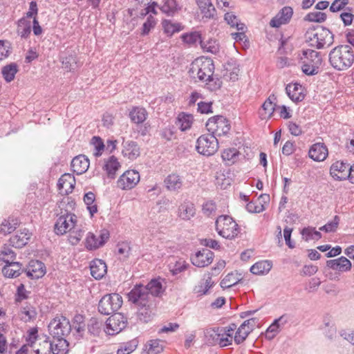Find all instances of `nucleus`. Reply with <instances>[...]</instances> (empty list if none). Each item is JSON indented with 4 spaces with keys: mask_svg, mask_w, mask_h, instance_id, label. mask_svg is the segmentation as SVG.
<instances>
[{
    "mask_svg": "<svg viewBox=\"0 0 354 354\" xmlns=\"http://www.w3.org/2000/svg\"><path fill=\"white\" fill-rule=\"evenodd\" d=\"M328 60L335 70H347L354 62L353 50L347 44L338 45L330 51Z\"/></svg>",
    "mask_w": 354,
    "mask_h": 354,
    "instance_id": "f257e3e1",
    "label": "nucleus"
},
{
    "mask_svg": "<svg viewBox=\"0 0 354 354\" xmlns=\"http://www.w3.org/2000/svg\"><path fill=\"white\" fill-rule=\"evenodd\" d=\"M305 37L308 45L317 49L328 48L334 42V35L323 26L308 28Z\"/></svg>",
    "mask_w": 354,
    "mask_h": 354,
    "instance_id": "f03ea898",
    "label": "nucleus"
},
{
    "mask_svg": "<svg viewBox=\"0 0 354 354\" xmlns=\"http://www.w3.org/2000/svg\"><path fill=\"white\" fill-rule=\"evenodd\" d=\"M214 72V64L212 59L196 60L191 65L189 73L191 77H197L200 81L207 82L212 80Z\"/></svg>",
    "mask_w": 354,
    "mask_h": 354,
    "instance_id": "7ed1b4c3",
    "label": "nucleus"
},
{
    "mask_svg": "<svg viewBox=\"0 0 354 354\" xmlns=\"http://www.w3.org/2000/svg\"><path fill=\"white\" fill-rule=\"evenodd\" d=\"M215 225L218 234L225 239H234L239 233L238 224L227 215L219 216L215 221Z\"/></svg>",
    "mask_w": 354,
    "mask_h": 354,
    "instance_id": "20e7f679",
    "label": "nucleus"
},
{
    "mask_svg": "<svg viewBox=\"0 0 354 354\" xmlns=\"http://www.w3.org/2000/svg\"><path fill=\"white\" fill-rule=\"evenodd\" d=\"M301 59L303 64L301 69L304 73L307 75H314L318 73L322 62L320 53L312 49L303 50V56Z\"/></svg>",
    "mask_w": 354,
    "mask_h": 354,
    "instance_id": "39448f33",
    "label": "nucleus"
},
{
    "mask_svg": "<svg viewBox=\"0 0 354 354\" xmlns=\"http://www.w3.org/2000/svg\"><path fill=\"white\" fill-rule=\"evenodd\" d=\"M122 304V298L120 295L117 293L106 295L99 301L98 311L104 315L114 314L120 309Z\"/></svg>",
    "mask_w": 354,
    "mask_h": 354,
    "instance_id": "423d86ee",
    "label": "nucleus"
},
{
    "mask_svg": "<svg viewBox=\"0 0 354 354\" xmlns=\"http://www.w3.org/2000/svg\"><path fill=\"white\" fill-rule=\"evenodd\" d=\"M197 151L204 156L214 154L218 149V142L215 135L211 133L201 136L196 141Z\"/></svg>",
    "mask_w": 354,
    "mask_h": 354,
    "instance_id": "0eeeda50",
    "label": "nucleus"
},
{
    "mask_svg": "<svg viewBox=\"0 0 354 354\" xmlns=\"http://www.w3.org/2000/svg\"><path fill=\"white\" fill-rule=\"evenodd\" d=\"M206 127L211 134L216 137L227 134L230 129V124L224 116L215 115L207 121Z\"/></svg>",
    "mask_w": 354,
    "mask_h": 354,
    "instance_id": "6e6552de",
    "label": "nucleus"
},
{
    "mask_svg": "<svg viewBox=\"0 0 354 354\" xmlns=\"http://www.w3.org/2000/svg\"><path fill=\"white\" fill-rule=\"evenodd\" d=\"M71 328L69 320L64 316L56 317L48 325V330L53 337H64L70 333Z\"/></svg>",
    "mask_w": 354,
    "mask_h": 354,
    "instance_id": "1a4fd4ad",
    "label": "nucleus"
},
{
    "mask_svg": "<svg viewBox=\"0 0 354 354\" xmlns=\"http://www.w3.org/2000/svg\"><path fill=\"white\" fill-rule=\"evenodd\" d=\"M128 299L137 306H145L152 301L147 288L142 284H136L128 294Z\"/></svg>",
    "mask_w": 354,
    "mask_h": 354,
    "instance_id": "9d476101",
    "label": "nucleus"
},
{
    "mask_svg": "<svg viewBox=\"0 0 354 354\" xmlns=\"http://www.w3.org/2000/svg\"><path fill=\"white\" fill-rule=\"evenodd\" d=\"M107 333L113 335L119 333L127 326V318L123 314H113L106 322Z\"/></svg>",
    "mask_w": 354,
    "mask_h": 354,
    "instance_id": "9b49d317",
    "label": "nucleus"
},
{
    "mask_svg": "<svg viewBox=\"0 0 354 354\" xmlns=\"http://www.w3.org/2000/svg\"><path fill=\"white\" fill-rule=\"evenodd\" d=\"M77 216L72 213H66L60 216L55 224V232L57 235H63L75 227Z\"/></svg>",
    "mask_w": 354,
    "mask_h": 354,
    "instance_id": "f8f14e48",
    "label": "nucleus"
},
{
    "mask_svg": "<svg viewBox=\"0 0 354 354\" xmlns=\"http://www.w3.org/2000/svg\"><path fill=\"white\" fill-rule=\"evenodd\" d=\"M140 181V174L136 170L126 171L117 181V187L129 190L133 188Z\"/></svg>",
    "mask_w": 354,
    "mask_h": 354,
    "instance_id": "ddd939ff",
    "label": "nucleus"
},
{
    "mask_svg": "<svg viewBox=\"0 0 354 354\" xmlns=\"http://www.w3.org/2000/svg\"><path fill=\"white\" fill-rule=\"evenodd\" d=\"M259 319L251 318L245 320L239 327L234 337V342L236 344L243 343L248 335L254 330V327L258 324Z\"/></svg>",
    "mask_w": 354,
    "mask_h": 354,
    "instance_id": "4468645a",
    "label": "nucleus"
},
{
    "mask_svg": "<svg viewBox=\"0 0 354 354\" xmlns=\"http://www.w3.org/2000/svg\"><path fill=\"white\" fill-rule=\"evenodd\" d=\"M181 39L183 42L187 44L189 46L195 45L198 42L200 44L202 48L206 50L207 52L214 53L216 52L215 46H208L201 38V35L198 32H191L189 33H185L181 35Z\"/></svg>",
    "mask_w": 354,
    "mask_h": 354,
    "instance_id": "2eb2a0df",
    "label": "nucleus"
},
{
    "mask_svg": "<svg viewBox=\"0 0 354 354\" xmlns=\"http://www.w3.org/2000/svg\"><path fill=\"white\" fill-rule=\"evenodd\" d=\"M214 253L207 248L198 251L194 256L191 257L192 263L198 267L203 268L212 263L214 258Z\"/></svg>",
    "mask_w": 354,
    "mask_h": 354,
    "instance_id": "dca6fc26",
    "label": "nucleus"
},
{
    "mask_svg": "<svg viewBox=\"0 0 354 354\" xmlns=\"http://www.w3.org/2000/svg\"><path fill=\"white\" fill-rule=\"evenodd\" d=\"M292 15V8L289 6H285L271 19L270 26L273 28H279L283 24H286L290 21Z\"/></svg>",
    "mask_w": 354,
    "mask_h": 354,
    "instance_id": "f3484780",
    "label": "nucleus"
},
{
    "mask_svg": "<svg viewBox=\"0 0 354 354\" xmlns=\"http://www.w3.org/2000/svg\"><path fill=\"white\" fill-rule=\"evenodd\" d=\"M26 275L32 279L41 278L46 274L44 263L38 260L30 261L28 268L25 270Z\"/></svg>",
    "mask_w": 354,
    "mask_h": 354,
    "instance_id": "a211bd4d",
    "label": "nucleus"
},
{
    "mask_svg": "<svg viewBox=\"0 0 354 354\" xmlns=\"http://www.w3.org/2000/svg\"><path fill=\"white\" fill-rule=\"evenodd\" d=\"M349 165L343 162H334L330 169V174L335 180H343L348 178Z\"/></svg>",
    "mask_w": 354,
    "mask_h": 354,
    "instance_id": "6ab92c4d",
    "label": "nucleus"
},
{
    "mask_svg": "<svg viewBox=\"0 0 354 354\" xmlns=\"http://www.w3.org/2000/svg\"><path fill=\"white\" fill-rule=\"evenodd\" d=\"M326 266L333 270L345 272L351 270L352 263L345 257H341L335 259L328 260Z\"/></svg>",
    "mask_w": 354,
    "mask_h": 354,
    "instance_id": "aec40b11",
    "label": "nucleus"
},
{
    "mask_svg": "<svg viewBox=\"0 0 354 354\" xmlns=\"http://www.w3.org/2000/svg\"><path fill=\"white\" fill-rule=\"evenodd\" d=\"M288 317L287 315H283L276 319L266 331V338L268 340L272 339L281 330V328L287 324Z\"/></svg>",
    "mask_w": 354,
    "mask_h": 354,
    "instance_id": "412c9836",
    "label": "nucleus"
},
{
    "mask_svg": "<svg viewBox=\"0 0 354 354\" xmlns=\"http://www.w3.org/2000/svg\"><path fill=\"white\" fill-rule=\"evenodd\" d=\"M304 87L299 83L288 84L286 91L290 99L294 102H299L304 100Z\"/></svg>",
    "mask_w": 354,
    "mask_h": 354,
    "instance_id": "4be33fe9",
    "label": "nucleus"
},
{
    "mask_svg": "<svg viewBox=\"0 0 354 354\" xmlns=\"http://www.w3.org/2000/svg\"><path fill=\"white\" fill-rule=\"evenodd\" d=\"M308 156L315 161H323L328 156V149L324 143H315L310 147Z\"/></svg>",
    "mask_w": 354,
    "mask_h": 354,
    "instance_id": "5701e85b",
    "label": "nucleus"
},
{
    "mask_svg": "<svg viewBox=\"0 0 354 354\" xmlns=\"http://www.w3.org/2000/svg\"><path fill=\"white\" fill-rule=\"evenodd\" d=\"M71 166L73 172L80 175L88 170L89 160L84 155H79L72 160Z\"/></svg>",
    "mask_w": 354,
    "mask_h": 354,
    "instance_id": "b1692460",
    "label": "nucleus"
},
{
    "mask_svg": "<svg viewBox=\"0 0 354 354\" xmlns=\"http://www.w3.org/2000/svg\"><path fill=\"white\" fill-rule=\"evenodd\" d=\"M31 236L29 230L24 228L17 232L14 236L10 237V243L12 247L21 248L28 243Z\"/></svg>",
    "mask_w": 354,
    "mask_h": 354,
    "instance_id": "393cba45",
    "label": "nucleus"
},
{
    "mask_svg": "<svg viewBox=\"0 0 354 354\" xmlns=\"http://www.w3.org/2000/svg\"><path fill=\"white\" fill-rule=\"evenodd\" d=\"M91 274L95 279H102L107 272V267L104 261L95 259L90 263Z\"/></svg>",
    "mask_w": 354,
    "mask_h": 354,
    "instance_id": "a878e982",
    "label": "nucleus"
},
{
    "mask_svg": "<svg viewBox=\"0 0 354 354\" xmlns=\"http://www.w3.org/2000/svg\"><path fill=\"white\" fill-rule=\"evenodd\" d=\"M21 263L14 261L6 260V264L2 269L3 275L9 278H15L19 277L21 272Z\"/></svg>",
    "mask_w": 354,
    "mask_h": 354,
    "instance_id": "bb28decb",
    "label": "nucleus"
},
{
    "mask_svg": "<svg viewBox=\"0 0 354 354\" xmlns=\"http://www.w3.org/2000/svg\"><path fill=\"white\" fill-rule=\"evenodd\" d=\"M120 167V164L118 159L114 156H110L104 161L103 170L106 171L108 178L114 179L115 178L116 171Z\"/></svg>",
    "mask_w": 354,
    "mask_h": 354,
    "instance_id": "cd10ccee",
    "label": "nucleus"
},
{
    "mask_svg": "<svg viewBox=\"0 0 354 354\" xmlns=\"http://www.w3.org/2000/svg\"><path fill=\"white\" fill-rule=\"evenodd\" d=\"M129 116L132 122L139 124L146 120L148 113L143 107L133 106L130 111Z\"/></svg>",
    "mask_w": 354,
    "mask_h": 354,
    "instance_id": "c85d7f7f",
    "label": "nucleus"
},
{
    "mask_svg": "<svg viewBox=\"0 0 354 354\" xmlns=\"http://www.w3.org/2000/svg\"><path fill=\"white\" fill-rule=\"evenodd\" d=\"M122 153L130 160H134L140 156V148L137 142L127 141L123 144Z\"/></svg>",
    "mask_w": 354,
    "mask_h": 354,
    "instance_id": "c756f323",
    "label": "nucleus"
},
{
    "mask_svg": "<svg viewBox=\"0 0 354 354\" xmlns=\"http://www.w3.org/2000/svg\"><path fill=\"white\" fill-rule=\"evenodd\" d=\"M19 225L17 218L8 217L4 219L0 225V234L6 235L14 232Z\"/></svg>",
    "mask_w": 354,
    "mask_h": 354,
    "instance_id": "7c9ffc66",
    "label": "nucleus"
},
{
    "mask_svg": "<svg viewBox=\"0 0 354 354\" xmlns=\"http://www.w3.org/2000/svg\"><path fill=\"white\" fill-rule=\"evenodd\" d=\"M202 14L206 18H213L216 14V9L211 0H196Z\"/></svg>",
    "mask_w": 354,
    "mask_h": 354,
    "instance_id": "2f4dec72",
    "label": "nucleus"
},
{
    "mask_svg": "<svg viewBox=\"0 0 354 354\" xmlns=\"http://www.w3.org/2000/svg\"><path fill=\"white\" fill-rule=\"evenodd\" d=\"M164 183L167 189L169 191H176L183 186L181 177L176 174H171L166 177Z\"/></svg>",
    "mask_w": 354,
    "mask_h": 354,
    "instance_id": "473e14b6",
    "label": "nucleus"
},
{
    "mask_svg": "<svg viewBox=\"0 0 354 354\" xmlns=\"http://www.w3.org/2000/svg\"><path fill=\"white\" fill-rule=\"evenodd\" d=\"M276 97L274 95L269 96V97L263 102L261 107L264 111V114L261 113L262 118H271L276 110L277 106L275 103Z\"/></svg>",
    "mask_w": 354,
    "mask_h": 354,
    "instance_id": "72a5a7b5",
    "label": "nucleus"
},
{
    "mask_svg": "<svg viewBox=\"0 0 354 354\" xmlns=\"http://www.w3.org/2000/svg\"><path fill=\"white\" fill-rule=\"evenodd\" d=\"M162 26L165 33L169 37H171L174 33L178 32L183 29V26L180 23L172 22L169 19L162 20Z\"/></svg>",
    "mask_w": 354,
    "mask_h": 354,
    "instance_id": "f704fd0d",
    "label": "nucleus"
},
{
    "mask_svg": "<svg viewBox=\"0 0 354 354\" xmlns=\"http://www.w3.org/2000/svg\"><path fill=\"white\" fill-rule=\"evenodd\" d=\"M145 287L147 288L149 295L151 296V299L153 297L160 296L164 290L162 283L157 279H151Z\"/></svg>",
    "mask_w": 354,
    "mask_h": 354,
    "instance_id": "c9c22d12",
    "label": "nucleus"
},
{
    "mask_svg": "<svg viewBox=\"0 0 354 354\" xmlns=\"http://www.w3.org/2000/svg\"><path fill=\"white\" fill-rule=\"evenodd\" d=\"M57 340L52 342L53 354H66L68 351V343L64 337H56Z\"/></svg>",
    "mask_w": 354,
    "mask_h": 354,
    "instance_id": "e433bc0d",
    "label": "nucleus"
},
{
    "mask_svg": "<svg viewBox=\"0 0 354 354\" xmlns=\"http://www.w3.org/2000/svg\"><path fill=\"white\" fill-rule=\"evenodd\" d=\"M178 216L183 220H189L195 214V207L191 203H185L179 207Z\"/></svg>",
    "mask_w": 354,
    "mask_h": 354,
    "instance_id": "4c0bfd02",
    "label": "nucleus"
},
{
    "mask_svg": "<svg viewBox=\"0 0 354 354\" xmlns=\"http://www.w3.org/2000/svg\"><path fill=\"white\" fill-rule=\"evenodd\" d=\"M153 305V302H149L145 306H138V310L137 312L138 314V318L143 322H148L152 316V310H151V306Z\"/></svg>",
    "mask_w": 354,
    "mask_h": 354,
    "instance_id": "58836bf2",
    "label": "nucleus"
},
{
    "mask_svg": "<svg viewBox=\"0 0 354 354\" xmlns=\"http://www.w3.org/2000/svg\"><path fill=\"white\" fill-rule=\"evenodd\" d=\"M18 72V66L16 63H10L1 69L3 77L7 82H10L15 79L16 73Z\"/></svg>",
    "mask_w": 354,
    "mask_h": 354,
    "instance_id": "ea45409f",
    "label": "nucleus"
},
{
    "mask_svg": "<svg viewBox=\"0 0 354 354\" xmlns=\"http://www.w3.org/2000/svg\"><path fill=\"white\" fill-rule=\"evenodd\" d=\"M17 34L22 38H27L31 32V23L26 18H21L18 21Z\"/></svg>",
    "mask_w": 354,
    "mask_h": 354,
    "instance_id": "a19ab883",
    "label": "nucleus"
},
{
    "mask_svg": "<svg viewBox=\"0 0 354 354\" xmlns=\"http://www.w3.org/2000/svg\"><path fill=\"white\" fill-rule=\"evenodd\" d=\"M272 268V264L268 261L257 262L250 268V272L257 275L268 273Z\"/></svg>",
    "mask_w": 354,
    "mask_h": 354,
    "instance_id": "79ce46f5",
    "label": "nucleus"
},
{
    "mask_svg": "<svg viewBox=\"0 0 354 354\" xmlns=\"http://www.w3.org/2000/svg\"><path fill=\"white\" fill-rule=\"evenodd\" d=\"M192 115L185 114L184 113L179 114L176 121V126H178L182 131H185L189 129L192 126Z\"/></svg>",
    "mask_w": 354,
    "mask_h": 354,
    "instance_id": "37998d69",
    "label": "nucleus"
},
{
    "mask_svg": "<svg viewBox=\"0 0 354 354\" xmlns=\"http://www.w3.org/2000/svg\"><path fill=\"white\" fill-rule=\"evenodd\" d=\"M324 325L322 330H324L325 337L330 341L334 340L337 337V328L335 324L331 322L328 319H325Z\"/></svg>",
    "mask_w": 354,
    "mask_h": 354,
    "instance_id": "c03bdc74",
    "label": "nucleus"
},
{
    "mask_svg": "<svg viewBox=\"0 0 354 354\" xmlns=\"http://www.w3.org/2000/svg\"><path fill=\"white\" fill-rule=\"evenodd\" d=\"M75 178L70 174H63L59 179L57 183V187L59 190H62L67 187H69L70 192H72L74 188Z\"/></svg>",
    "mask_w": 354,
    "mask_h": 354,
    "instance_id": "a18cd8bd",
    "label": "nucleus"
},
{
    "mask_svg": "<svg viewBox=\"0 0 354 354\" xmlns=\"http://www.w3.org/2000/svg\"><path fill=\"white\" fill-rule=\"evenodd\" d=\"M95 195L92 192L86 193L84 196V202L86 205L89 214L93 216L97 212V206L95 203Z\"/></svg>",
    "mask_w": 354,
    "mask_h": 354,
    "instance_id": "49530a36",
    "label": "nucleus"
},
{
    "mask_svg": "<svg viewBox=\"0 0 354 354\" xmlns=\"http://www.w3.org/2000/svg\"><path fill=\"white\" fill-rule=\"evenodd\" d=\"M241 276L240 274L236 273H229L227 274L221 281V287L223 289L225 288H229L233 286H235L240 281L241 279L239 278L237 276Z\"/></svg>",
    "mask_w": 354,
    "mask_h": 354,
    "instance_id": "de8ad7c7",
    "label": "nucleus"
},
{
    "mask_svg": "<svg viewBox=\"0 0 354 354\" xmlns=\"http://www.w3.org/2000/svg\"><path fill=\"white\" fill-rule=\"evenodd\" d=\"M164 4L160 8L161 11L169 16H173L180 8L178 7V4L176 0H163Z\"/></svg>",
    "mask_w": 354,
    "mask_h": 354,
    "instance_id": "09e8293b",
    "label": "nucleus"
},
{
    "mask_svg": "<svg viewBox=\"0 0 354 354\" xmlns=\"http://www.w3.org/2000/svg\"><path fill=\"white\" fill-rule=\"evenodd\" d=\"M8 326L6 323L0 324V354H4L8 349V342L6 333L8 332Z\"/></svg>",
    "mask_w": 354,
    "mask_h": 354,
    "instance_id": "8fccbe9b",
    "label": "nucleus"
},
{
    "mask_svg": "<svg viewBox=\"0 0 354 354\" xmlns=\"http://www.w3.org/2000/svg\"><path fill=\"white\" fill-rule=\"evenodd\" d=\"M225 20L232 27H236L238 30H244L245 24L240 23L237 17L232 12H227L225 14Z\"/></svg>",
    "mask_w": 354,
    "mask_h": 354,
    "instance_id": "3c124183",
    "label": "nucleus"
},
{
    "mask_svg": "<svg viewBox=\"0 0 354 354\" xmlns=\"http://www.w3.org/2000/svg\"><path fill=\"white\" fill-rule=\"evenodd\" d=\"M99 238L92 232H88L86 238L85 247L88 250H95L100 248Z\"/></svg>",
    "mask_w": 354,
    "mask_h": 354,
    "instance_id": "603ef678",
    "label": "nucleus"
},
{
    "mask_svg": "<svg viewBox=\"0 0 354 354\" xmlns=\"http://www.w3.org/2000/svg\"><path fill=\"white\" fill-rule=\"evenodd\" d=\"M205 335L209 344H217L218 337L221 335L219 327L207 329L205 332Z\"/></svg>",
    "mask_w": 354,
    "mask_h": 354,
    "instance_id": "864d4df0",
    "label": "nucleus"
},
{
    "mask_svg": "<svg viewBox=\"0 0 354 354\" xmlns=\"http://www.w3.org/2000/svg\"><path fill=\"white\" fill-rule=\"evenodd\" d=\"M326 14L322 12H312L307 14L304 20L310 22L322 23L326 20Z\"/></svg>",
    "mask_w": 354,
    "mask_h": 354,
    "instance_id": "5fc2aeb1",
    "label": "nucleus"
},
{
    "mask_svg": "<svg viewBox=\"0 0 354 354\" xmlns=\"http://www.w3.org/2000/svg\"><path fill=\"white\" fill-rule=\"evenodd\" d=\"M138 346V341L133 339L130 342L124 343L117 351V354H129L132 353Z\"/></svg>",
    "mask_w": 354,
    "mask_h": 354,
    "instance_id": "6e6d98bb",
    "label": "nucleus"
},
{
    "mask_svg": "<svg viewBox=\"0 0 354 354\" xmlns=\"http://www.w3.org/2000/svg\"><path fill=\"white\" fill-rule=\"evenodd\" d=\"M147 354H158L163 350V345L160 339H152L148 343Z\"/></svg>",
    "mask_w": 354,
    "mask_h": 354,
    "instance_id": "4d7b16f0",
    "label": "nucleus"
},
{
    "mask_svg": "<svg viewBox=\"0 0 354 354\" xmlns=\"http://www.w3.org/2000/svg\"><path fill=\"white\" fill-rule=\"evenodd\" d=\"M156 25V19L152 15H149L147 18L146 21L142 25L141 35L142 36L147 35L150 32L151 30H152L155 28Z\"/></svg>",
    "mask_w": 354,
    "mask_h": 354,
    "instance_id": "13d9d810",
    "label": "nucleus"
},
{
    "mask_svg": "<svg viewBox=\"0 0 354 354\" xmlns=\"http://www.w3.org/2000/svg\"><path fill=\"white\" fill-rule=\"evenodd\" d=\"M175 134V127L173 125H168L159 131L161 139L166 141H171Z\"/></svg>",
    "mask_w": 354,
    "mask_h": 354,
    "instance_id": "bf43d9fd",
    "label": "nucleus"
},
{
    "mask_svg": "<svg viewBox=\"0 0 354 354\" xmlns=\"http://www.w3.org/2000/svg\"><path fill=\"white\" fill-rule=\"evenodd\" d=\"M239 156V151L234 149H225L222 153V158L224 160H228L230 163H234Z\"/></svg>",
    "mask_w": 354,
    "mask_h": 354,
    "instance_id": "052dcab7",
    "label": "nucleus"
},
{
    "mask_svg": "<svg viewBox=\"0 0 354 354\" xmlns=\"http://www.w3.org/2000/svg\"><path fill=\"white\" fill-rule=\"evenodd\" d=\"M62 64L64 65V67L69 71H74L78 67L77 59L72 55L64 58Z\"/></svg>",
    "mask_w": 354,
    "mask_h": 354,
    "instance_id": "680f3d73",
    "label": "nucleus"
},
{
    "mask_svg": "<svg viewBox=\"0 0 354 354\" xmlns=\"http://www.w3.org/2000/svg\"><path fill=\"white\" fill-rule=\"evenodd\" d=\"M339 222V217L335 216L332 221L328 222L326 225L319 228L320 230L326 232H335L337 228Z\"/></svg>",
    "mask_w": 354,
    "mask_h": 354,
    "instance_id": "e2e57ef3",
    "label": "nucleus"
},
{
    "mask_svg": "<svg viewBox=\"0 0 354 354\" xmlns=\"http://www.w3.org/2000/svg\"><path fill=\"white\" fill-rule=\"evenodd\" d=\"M21 319L25 322H28L35 319L37 312L34 308H24L21 311Z\"/></svg>",
    "mask_w": 354,
    "mask_h": 354,
    "instance_id": "0e129e2a",
    "label": "nucleus"
},
{
    "mask_svg": "<svg viewBox=\"0 0 354 354\" xmlns=\"http://www.w3.org/2000/svg\"><path fill=\"white\" fill-rule=\"evenodd\" d=\"M84 232L82 230L70 232L68 235V241L73 245H77L83 237Z\"/></svg>",
    "mask_w": 354,
    "mask_h": 354,
    "instance_id": "69168bd1",
    "label": "nucleus"
},
{
    "mask_svg": "<svg viewBox=\"0 0 354 354\" xmlns=\"http://www.w3.org/2000/svg\"><path fill=\"white\" fill-rule=\"evenodd\" d=\"M91 143L96 150V152L94 153V155L96 156H100L104 149V145L102 140L98 136H93L91 140Z\"/></svg>",
    "mask_w": 354,
    "mask_h": 354,
    "instance_id": "338daca9",
    "label": "nucleus"
},
{
    "mask_svg": "<svg viewBox=\"0 0 354 354\" xmlns=\"http://www.w3.org/2000/svg\"><path fill=\"white\" fill-rule=\"evenodd\" d=\"M351 8H347L346 11L340 14V18L345 26L351 25L354 19V15L351 12Z\"/></svg>",
    "mask_w": 354,
    "mask_h": 354,
    "instance_id": "774afa93",
    "label": "nucleus"
}]
</instances>
